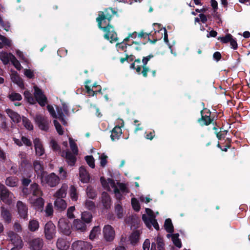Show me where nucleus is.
<instances>
[{"label":"nucleus","instance_id":"obj_7","mask_svg":"<svg viewBox=\"0 0 250 250\" xmlns=\"http://www.w3.org/2000/svg\"><path fill=\"white\" fill-rule=\"evenodd\" d=\"M8 239L13 245V248L21 249L23 246L22 241L21 237L13 231L7 232Z\"/></svg>","mask_w":250,"mask_h":250},{"label":"nucleus","instance_id":"obj_55","mask_svg":"<svg viewBox=\"0 0 250 250\" xmlns=\"http://www.w3.org/2000/svg\"><path fill=\"white\" fill-rule=\"evenodd\" d=\"M75 208L74 206H71L68 208L67 210V216L69 219H73L75 218V215L73 213Z\"/></svg>","mask_w":250,"mask_h":250},{"label":"nucleus","instance_id":"obj_53","mask_svg":"<svg viewBox=\"0 0 250 250\" xmlns=\"http://www.w3.org/2000/svg\"><path fill=\"white\" fill-rule=\"evenodd\" d=\"M53 123L58 134L59 135H62L63 131L60 124L57 120H54Z\"/></svg>","mask_w":250,"mask_h":250},{"label":"nucleus","instance_id":"obj_13","mask_svg":"<svg viewBox=\"0 0 250 250\" xmlns=\"http://www.w3.org/2000/svg\"><path fill=\"white\" fill-rule=\"evenodd\" d=\"M124 125V121H122L121 125H116L111 131L110 138L112 141H114L118 140L122 134L121 127Z\"/></svg>","mask_w":250,"mask_h":250},{"label":"nucleus","instance_id":"obj_54","mask_svg":"<svg viewBox=\"0 0 250 250\" xmlns=\"http://www.w3.org/2000/svg\"><path fill=\"white\" fill-rule=\"evenodd\" d=\"M156 242L157 244V248L158 250L163 249L165 250V243H164L163 239L160 236L157 237Z\"/></svg>","mask_w":250,"mask_h":250},{"label":"nucleus","instance_id":"obj_5","mask_svg":"<svg viewBox=\"0 0 250 250\" xmlns=\"http://www.w3.org/2000/svg\"><path fill=\"white\" fill-rule=\"evenodd\" d=\"M56 233L55 225L51 221L47 222L44 227V234L45 238L48 240H51Z\"/></svg>","mask_w":250,"mask_h":250},{"label":"nucleus","instance_id":"obj_24","mask_svg":"<svg viewBox=\"0 0 250 250\" xmlns=\"http://www.w3.org/2000/svg\"><path fill=\"white\" fill-rule=\"evenodd\" d=\"M12 54L6 52L1 51L0 52V59L5 65L8 64L9 61L12 60V58H14Z\"/></svg>","mask_w":250,"mask_h":250},{"label":"nucleus","instance_id":"obj_1","mask_svg":"<svg viewBox=\"0 0 250 250\" xmlns=\"http://www.w3.org/2000/svg\"><path fill=\"white\" fill-rule=\"evenodd\" d=\"M113 11L111 9H107L104 12H101L99 14V17L96 20L98 22V26L102 29L105 32L104 37L110 40V42H116L117 40V35L114 32L113 27L108 24L107 26L102 27L103 22H105V20L109 21L113 15Z\"/></svg>","mask_w":250,"mask_h":250},{"label":"nucleus","instance_id":"obj_23","mask_svg":"<svg viewBox=\"0 0 250 250\" xmlns=\"http://www.w3.org/2000/svg\"><path fill=\"white\" fill-rule=\"evenodd\" d=\"M31 191L34 196L40 197L42 195V192L37 183H34L31 185Z\"/></svg>","mask_w":250,"mask_h":250},{"label":"nucleus","instance_id":"obj_33","mask_svg":"<svg viewBox=\"0 0 250 250\" xmlns=\"http://www.w3.org/2000/svg\"><path fill=\"white\" fill-rule=\"evenodd\" d=\"M164 228L167 232L172 233L174 231V227L172 223L171 220L167 218L165 220L164 223Z\"/></svg>","mask_w":250,"mask_h":250},{"label":"nucleus","instance_id":"obj_30","mask_svg":"<svg viewBox=\"0 0 250 250\" xmlns=\"http://www.w3.org/2000/svg\"><path fill=\"white\" fill-rule=\"evenodd\" d=\"M76 155L72 154L70 151H67L65 154V158L69 165L73 166L75 165L76 162Z\"/></svg>","mask_w":250,"mask_h":250},{"label":"nucleus","instance_id":"obj_58","mask_svg":"<svg viewBox=\"0 0 250 250\" xmlns=\"http://www.w3.org/2000/svg\"><path fill=\"white\" fill-rule=\"evenodd\" d=\"M24 74L29 79L33 78L35 76L34 71L31 69H24Z\"/></svg>","mask_w":250,"mask_h":250},{"label":"nucleus","instance_id":"obj_48","mask_svg":"<svg viewBox=\"0 0 250 250\" xmlns=\"http://www.w3.org/2000/svg\"><path fill=\"white\" fill-rule=\"evenodd\" d=\"M131 205L132 208L136 211H139L140 209V205L139 201L135 198L131 199Z\"/></svg>","mask_w":250,"mask_h":250},{"label":"nucleus","instance_id":"obj_32","mask_svg":"<svg viewBox=\"0 0 250 250\" xmlns=\"http://www.w3.org/2000/svg\"><path fill=\"white\" fill-rule=\"evenodd\" d=\"M140 233L138 230L133 231L129 237L130 243L133 245H135L139 241Z\"/></svg>","mask_w":250,"mask_h":250},{"label":"nucleus","instance_id":"obj_15","mask_svg":"<svg viewBox=\"0 0 250 250\" xmlns=\"http://www.w3.org/2000/svg\"><path fill=\"white\" fill-rule=\"evenodd\" d=\"M33 167L38 177H40V179L42 178V176L47 173L46 171H44L42 164L39 161L36 160L33 162Z\"/></svg>","mask_w":250,"mask_h":250},{"label":"nucleus","instance_id":"obj_61","mask_svg":"<svg viewBox=\"0 0 250 250\" xmlns=\"http://www.w3.org/2000/svg\"><path fill=\"white\" fill-rule=\"evenodd\" d=\"M8 97L11 101H20L22 99L21 95H8Z\"/></svg>","mask_w":250,"mask_h":250},{"label":"nucleus","instance_id":"obj_31","mask_svg":"<svg viewBox=\"0 0 250 250\" xmlns=\"http://www.w3.org/2000/svg\"><path fill=\"white\" fill-rule=\"evenodd\" d=\"M12 46V41L5 36L0 35V48L4 46L10 47Z\"/></svg>","mask_w":250,"mask_h":250},{"label":"nucleus","instance_id":"obj_16","mask_svg":"<svg viewBox=\"0 0 250 250\" xmlns=\"http://www.w3.org/2000/svg\"><path fill=\"white\" fill-rule=\"evenodd\" d=\"M79 175L81 181L83 183L89 182L90 175L84 166H81L79 168Z\"/></svg>","mask_w":250,"mask_h":250},{"label":"nucleus","instance_id":"obj_4","mask_svg":"<svg viewBox=\"0 0 250 250\" xmlns=\"http://www.w3.org/2000/svg\"><path fill=\"white\" fill-rule=\"evenodd\" d=\"M14 197L13 194L2 184H0V198L5 204L10 205Z\"/></svg>","mask_w":250,"mask_h":250},{"label":"nucleus","instance_id":"obj_8","mask_svg":"<svg viewBox=\"0 0 250 250\" xmlns=\"http://www.w3.org/2000/svg\"><path fill=\"white\" fill-rule=\"evenodd\" d=\"M93 246L87 241L77 240L72 244V250H91Z\"/></svg>","mask_w":250,"mask_h":250},{"label":"nucleus","instance_id":"obj_44","mask_svg":"<svg viewBox=\"0 0 250 250\" xmlns=\"http://www.w3.org/2000/svg\"><path fill=\"white\" fill-rule=\"evenodd\" d=\"M85 160L87 165L91 168L95 167V160L92 155H88L85 157Z\"/></svg>","mask_w":250,"mask_h":250},{"label":"nucleus","instance_id":"obj_20","mask_svg":"<svg viewBox=\"0 0 250 250\" xmlns=\"http://www.w3.org/2000/svg\"><path fill=\"white\" fill-rule=\"evenodd\" d=\"M30 203L36 209L42 210L43 208L44 201L41 196L37 197L36 199L30 200Z\"/></svg>","mask_w":250,"mask_h":250},{"label":"nucleus","instance_id":"obj_10","mask_svg":"<svg viewBox=\"0 0 250 250\" xmlns=\"http://www.w3.org/2000/svg\"><path fill=\"white\" fill-rule=\"evenodd\" d=\"M16 206L18 209V212L20 216L24 220H27L28 208L26 205L21 201H18L17 203Z\"/></svg>","mask_w":250,"mask_h":250},{"label":"nucleus","instance_id":"obj_6","mask_svg":"<svg viewBox=\"0 0 250 250\" xmlns=\"http://www.w3.org/2000/svg\"><path fill=\"white\" fill-rule=\"evenodd\" d=\"M58 229L60 232L65 235H69L71 233V226L69 221L65 218H61L58 222Z\"/></svg>","mask_w":250,"mask_h":250},{"label":"nucleus","instance_id":"obj_17","mask_svg":"<svg viewBox=\"0 0 250 250\" xmlns=\"http://www.w3.org/2000/svg\"><path fill=\"white\" fill-rule=\"evenodd\" d=\"M1 216L5 223L9 224L12 220V215L9 209L4 208L1 207Z\"/></svg>","mask_w":250,"mask_h":250},{"label":"nucleus","instance_id":"obj_21","mask_svg":"<svg viewBox=\"0 0 250 250\" xmlns=\"http://www.w3.org/2000/svg\"><path fill=\"white\" fill-rule=\"evenodd\" d=\"M56 246L60 250H67L69 248V243L66 239L62 238H58Z\"/></svg>","mask_w":250,"mask_h":250},{"label":"nucleus","instance_id":"obj_43","mask_svg":"<svg viewBox=\"0 0 250 250\" xmlns=\"http://www.w3.org/2000/svg\"><path fill=\"white\" fill-rule=\"evenodd\" d=\"M70 146L73 153L74 155H77L78 153V148L77 144L75 143L74 141L72 138H69Z\"/></svg>","mask_w":250,"mask_h":250},{"label":"nucleus","instance_id":"obj_27","mask_svg":"<svg viewBox=\"0 0 250 250\" xmlns=\"http://www.w3.org/2000/svg\"><path fill=\"white\" fill-rule=\"evenodd\" d=\"M67 188V185L63 184L62 187L55 193V197L57 198H61L62 199L65 198L66 196Z\"/></svg>","mask_w":250,"mask_h":250},{"label":"nucleus","instance_id":"obj_57","mask_svg":"<svg viewBox=\"0 0 250 250\" xmlns=\"http://www.w3.org/2000/svg\"><path fill=\"white\" fill-rule=\"evenodd\" d=\"M45 211L46 216H50L53 215V209L51 204H48L47 205Z\"/></svg>","mask_w":250,"mask_h":250},{"label":"nucleus","instance_id":"obj_56","mask_svg":"<svg viewBox=\"0 0 250 250\" xmlns=\"http://www.w3.org/2000/svg\"><path fill=\"white\" fill-rule=\"evenodd\" d=\"M57 118L58 119L61 121L63 124L65 123V120L64 119V115L62 110V109H57Z\"/></svg>","mask_w":250,"mask_h":250},{"label":"nucleus","instance_id":"obj_51","mask_svg":"<svg viewBox=\"0 0 250 250\" xmlns=\"http://www.w3.org/2000/svg\"><path fill=\"white\" fill-rule=\"evenodd\" d=\"M50 146H51L52 149L54 151H61V147L58 144L57 142L54 140H51L50 142Z\"/></svg>","mask_w":250,"mask_h":250},{"label":"nucleus","instance_id":"obj_29","mask_svg":"<svg viewBox=\"0 0 250 250\" xmlns=\"http://www.w3.org/2000/svg\"><path fill=\"white\" fill-rule=\"evenodd\" d=\"M11 80L16 83L20 88H23L24 83L22 79L17 73H13L11 75Z\"/></svg>","mask_w":250,"mask_h":250},{"label":"nucleus","instance_id":"obj_3","mask_svg":"<svg viewBox=\"0 0 250 250\" xmlns=\"http://www.w3.org/2000/svg\"><path fill=\"white\" fill-rule=\"evenodd\" d=\"M42 185H47L50 187H56L60 182V177L55 173L52 172L49 174H44L41 178Z\"/></svg>","mask_w":250,"mask_h":250},{"label":"nucleus","instance_id":"obj_40","mask_svg":"<svg viewBox=\"0 0 250 250\" xmlns=\"http://www.w3.org/2000/svg\"><path fill=\"white\" fill-rule=\"evenodd\" d=\"M22 124L24 126L29 130L33 129V125L31 121L26 117H22Z\"/></svg>","mask_w":250,"mask_h":250},{"label":"nucleus","instance_id":"obj_47","mask_svg":"<svg viewBox=\"0 0 250 250\" xmlns=\"http://www.w3.org/2000/svg\"><path fill=\"white\" fill-rule=\"evenodd\" d=\"M25 98L27 101L30 104H35L37 103V96H34V95H24Z\"/></svg>","mask_w":250,"mask_h":250},{"label":"nucleus","instance_id":"obj_39","mask_svg":"<svg viewBox=\"0 0 250 250\" xmlns=\"http://www.w3.org/2000/svg\"><path fill=\"white\" fill-rule=\"evenodd\" d=\"M179 234L178 233H174L171 235L172 241L174 245L178 248H180L182 247V243L181 240L179 238Z\"/></svg>","mask_w":250,"mask_h":250},{"label":"nucleus","instance_id":"obj_50","mask_svg":"<svg viewBox=\"0 0 250 250\" xmlns=\"http://www.w3.org/2000/svg\"><path fill=\"white\" fill-rule=\"evenodd\" d=\"M107 158L108 157L105 155L104 153L101 154L100 156V166L102 167H105L107 163Z\"/></svg>","mask_w":250,"mask_h":250},{"label":"nucleus","instance_id":"obj_41","mask_svg":"<svg viewBox=\"0 0 250 250\" xmlns=\"http://www.w3.org/2000/svg\"><path fill=\"white\" fill-rule=\"evenodd\" d=\"M101 229L99 226H95L91 230L89 238L90 240H94L97 235L100 233Z\"/></svg>","mask_w":250,"mask_h":250},{"label":"nucleus","instance_id":"obj_59","mask_svg":"<svg viewBox=\"0 0 250 250\" xmlns=\"http://www.w3.org/2000/svg\"><path fill=\"white\" fill-rule=\"evenodd\" d=\"M85 206L89 210H93L95 208V203L90 200H86L85 203Z\"/></svg>","mask_w":250,"mask_h":250},{"label":"nucleus","instance_id":"obj_62","mask_svg":"<svg viewBox=\"0 0 250 250\" xmlns=\"http://www.w3.org/2000/svg\"><path fill=\"white\" fill-rule=\"evenodd\" d=\"M47 109L53 118H57V115L54 110V107L52 105H48L47 106Z\"/></svg>","mask_w":250,"mask_h":250},{"label":"nucleus","instance_id":"obj_63","mask_svg":"<svg viewBox=\"0 0 250 250\" xmlns=\"http://www.w3.org/2000/svg\"><path fill=\"white\" fill-rule=\"evenodd\" d=\"M227 130H223L220 131L219 132L216 133V136L219 140H221L222 139H224L227 133Z\"/></svg>","mask_w":250,"mask_h":250},{"label":"nucleus","instance_id":"obj_34","mask_svg":"<svg viewBox=\"0 0 250 250\" xmlns=\"http://www.w3.org/2000/svg\"><path fill=\"white\" fill-rule=\"evenodd\" d=\"M86 192L87 197L90 199H94L97 196L96 190L91 185L87 186L86 189Z\"/></svg>","mask_w":250,"mask_h":250},{"label":"nucleus","instance_id":"obj_37","mask_svg":"<svg viewBox=\"0 0 250 250\" xmlns=\"http://www.w3.org/2000/svg\"><path fill=\"white\" fill-rule=\"evenodd\" d=\"M37 96V103L41 106H44L47 103V99L45 95H34Z\"/></svg>","mask_w":250,"mask_h":250},{"label":"nucleus","instance_id":"obj_64","mask_svg":"<svg viewBox=\"0 0 250 250\" xmlns=\"http://www.w3.org/2000/svg\"><path fill=\"white\" fill-rule=\"evenodd\" d=\"M21 141L22 143L24 144V145L28 146H31L32 145L31 141L26 137L22 136Z\"/></svg>","mask_w":250,"mask_h":250},{"label":"nucleus","instance_id":"obj_60","mask_svg":"<svg viewBox=\"0 0 250 250\" xmlns=\"http://www.w3.org/2000/svg\"><path fill=\"white\" fill-rule=\"evenodd\" d=\"M13 58H12L11 62L17 69L20 70L21 68V66L20 62L17 60L14 56H13Z\"/></svg>","mask_w":250,"mask_h":250},{"label":"nucleus","instance_id":"obj_28","mask_svg":"<svg viewBox=\"0 0 250 250\" xmlns=\"http://www.w3.org/2000/svg\"><path fill=\"white\" fill-rule=\"evenodd\" d=\"M213 121L209 115H202V117L198 119V122L201 125H210Z\"/></svg>","mask_w":250,"mask_h":250},{"label":"nucleus","instance_id":"obj_18","mask_svg":"<svg viewBox=\"0 0 250 250\" xmlns=\"http://www.w3.org/2000/svg\"><path fill=\"white\" fill-rule=\"evenodd\" d=\"M101 198L104 208L107 209L110 208L111 205V200L109 194L105 191H104L102 193Z\"/></svg>","mask_w":250,"mask_h":250},{"label":"nucleus","instance_id":"obj_42","mask_svg":"<svg viewBox=\"0 0 250 250\" xmlns=\"http://www.w3.org/2000/svg\"><path fill=\"white\" fill-rule=\"evenodd\" d=\"M17 182L18 181L16 178L9 177L6 179L5 183L8 186L14 187L17 185Z\"/></svg>","mask_w":250,"mask_h":250},{"label":"nucleus","instance_id":"obj_19","mask_svg":"<svg viewBox=\"0 0 250 250\" xmlns=\"http://www.w3.org/2000/svg\"><path fill=\"white\" fill-rule=\"evenodd\" d=\"M73 225L74 229L80 232H83L86 230V225L83 221L80 219H75Z\"/></svg>","mask_w":250,"mask_h":250},{"label":"nucleus","instance_id":"obj_36","mask_svg":"<svg viewBox=\"0 0 250 250\" xmlns=\"http://www.w3.org/2000/svg\"><path fill=\"white\" fill-rule=\"evenodd\" d=\"M92 215L91 212L84 211L82 213V219L85 223H89L91 222Z\"/></svg>","mask_w":250,"mask_h":250},{"label":"nucleus","instance_id":"obj_9","mask_svg":"<svg viewBox=\"0 0 250 250\" xmlns=\"http://www.w3.org/2000/svg\"><path fill=\"white\" fill-rule=\"evenodd\" d=\"M35 121L41 130L47 131L49 129V121L46 117L37 115L35 118Z\"/></svg>","mask_w":250,"mask_h":250},{"label":"nucleus","instance_id":"obj_52","mask_svg":"<svg viewBox=\"0 0 250 250\" xmlns=\"http://www.w3.org/2000/svg\"><path fill=\"white\" fill-rule=\"evenodd\" d=\"M232 37L231 34H228L225 37H219L218 40H220L223 43H226L230 42Z\"/></svg>","mask_w":250,"mask_h":250},{"label":"nucleus","instance_id":"obj_46","mask_svg":"<svg viewBox=\"0 0 250 250\" xmlns=\"http://www.w3.org/2000/svg\"><path fill=\"white\" fill-rule=\"evenodd\" d=\"M154 218L150 217L149 218L147 217L146 214H143L142 215V220L146 226V227L148 228H151V224L152 220H153Z\"/></svg>","mask_w":250,"mask_h":250},{"label":"nucleus","instance_id":"obj_38","mask_svg":"<svg viewBox=\"0 0 250 250\" xmlns=\"http://www.w3.org/2000/svg\"><path fill=\"white\" fill-rule=\"evenodd\" d=\"M39 223L35 220H31L29 222L28 229L31 231H35L39 229Z\"/></svg>","mask_w":250,"mask_h":250},{"label":"nucleus","instance_id":"obj_12","mask_svg":"<svg viewBox=\"0 0 250 250\" xmlns=\"http://www.w3.org/2000/svg\"><path fill=\"white\" fill-rule=\"evenodd\" d=\"M33 143L36 155L40 157L42 156L44 154V149L41 140L38 138H36L34 140Z\"/></svg>","mask_w":250,"mask_h":250},{"label":"nucleus","instance_id":"obj_11","mask_svg":"<svg viewBox=\"0 0 250 250\" xmlns=\"http://www.w3.org/2000/svg\"><path fill=\"white\" fill-rule=\"evenodd\" d=\"M104 238L106 241L111 242L115 237V231L114 229L109 225H105L103 229Z\"/></svg>","mask_w":250,"mask_h":250},{"label":"nucleus","instance_id":"obj_45","mask_svg":"<svg viewBox=\"0 0 250 250\" xmlns=\"http://www.w3.org/2000/svg\"><path fill=\"white\" fill-rule=\"evenodd\" d=\"M115 211L117 214L118 217L121 218L124 215L123 209L122 206L120 204H118L115 206Z\"/></svg>","mask_w":250,"mask_h":250},{"label":"nucleus","instance_id":"obj_22","mask_svg":"<svg viewBox=\"0 0 250 250\" xmlns=\"http://www.w3.org/2000/svg\"><path fill=\"white\" fill-rule=\"evenodd\" d=\"M6 112L9 117L14 123H19L21 121L22 118H21L20 114L14 111L11 109H7L6 110Z\"/></svg>","mask_w":250,"mask_h":250},{"label":"nucleus","instance_id":"obj_25","mask_svg":"<svg viewBox=\"0 0 250 250\" xmlns=\"http://www.w3.org/2000/svg\"><path fill=\"white\" fill-rule=\"evenodd\" d=\"M55 208L60 211L63 210L66 208L67 204L63 199L58 198L54 202Z\"/></svg>","mask_w":250,"mask_h":250},{"label":"nucleus","instance_id":"obj_14","mask_svg":"<svg viewBox=\"0 0 250 250\" xmlns=\"http://www.w3.org/2000/svg\"><path fill=\"white\" fill-rule=\"evenodd\" d=\"M43 245V240L40 238L33 239L29 242L30 248L33 250H41Z\"/></svg>","mask_w":250,"mask_h":250},{"label":"nucleus","instance_id":"obj_35","mask_svg":"<svg viewBox=\"0 0 250 250\" xmlns=\"http://www.w3.org/2000/svg\"><path fill=\"white\" fill-rule=\"evenodd\" d=\"M69 195L72 200L76 201L78 200V193L76 188L73 185L70 187Z\"/></svg>","mask_w":250,"mask_h":250},{"label":"nucleus","instance_id":"obj_26","mask_svg":"<svg viewBox=\"0 0 250 250\" xmlns=\"http://www.w3.org/2000/svg\"><path fill=\"white\" fill-rule=\"evenodd\" d=\"M89 82H87L85 83V88L86 90V92L89 94H97V92L101 91V88L100 85H93L91 87V86L89 85Z\"/></svg>","mask_w":250,"mask_h":250},{"label":"nucleus","instance_id":"obj_2","mask_svg":"<svg viewBox=\"0 0 250 250\" xmlns=\"http://www.w3.org/2000/svg\"><path fill=\"white\" fill-rule=\"evenodd\" d=\"M153 57L152 55H148L147 57H144L142 60L143 63V70L142 71V67L139 65L140 63V60L139 59L136 60L134 63L131 65V67L136 70V72L139 74H142L145 77H146L147 75V73L150 71L149 69L146 66L147 62L150 60L151 58Z\"/></svg>","mask_w":250,"mask_h":250},{"label":"nucleus","instance_id":"obj_49","mask_svg":"<svg viewBox=\"0 0 250 250\" xmlns=\"http://www.w3.org/2000/svg\"><path fill=\"white\" fill-rule=\"evenodd\" d=\"M0 128L6 129L7 128L6 118L0 114Z\"/></svg>","mask_w":250,"mask_h":250}]
</instances>
